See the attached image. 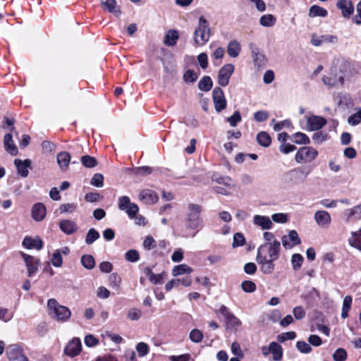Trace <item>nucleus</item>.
<instances>
[{
  "instance_id": "nucleus-23",
  "label": "nucleus",
  "mask_w": 361,
  "mask_h": 361,
  "mask_svg": "<svg viewBox=\"0 0 361 361\" xmlns=\"http://www.w3.org/2000/svg\"><path fill=\"white\" fill-rule=\"evenodd\" d=\"M336 6L341 11L344 18H349L354 11V7L350 0H338Z\"/></svg>"
},
{
  "instance_id": "nucleus-49",
  "label": "nucleus",
  "mask_w": 361,
  "mask_h": 361,
  "mask_svg": "<svg viewBox=\"0 0 361 361\" xmlns=\"http://www.w3.org/2000/svg\"><path fill=\"white\" fill-rule=\"evenodd\" d=\"M81 162L86 168H93L97 165V159L89 155L82 156L81 157Z\"/></svg>"
},
{
  "instance_id": "nucleus-33",
  "label": "nucleus",
  "mask_w": 361,
  "mask_h": 361,
  "mask_svg": "<svg viewBox=\"0 0 361 361\" xmlns=\"http://www.w3.org/2000/svg\"><path fill=\"white\" fill-rule=\"evenodd\" d=\"M241 50L240 44L235 40L231 41L227 47V52L231 57H237Z\"/></svg>"
},
{
  "instance_id": "nucleus-6",
  "label": "nucleus",
  "mask_w": 361,
  "mask_h": 361,
  "mask_svg": "<svg viewBox=\"0 0 361 361\" xmlns=\"http://www.w3.org/2000/svg\"><path fill=\"white\" fill-rule=\"evenodd\" d=\"M118 207L120 210L125 211L131 219L136 216L139 210L138 206L131 203L129 197L125 195L118 198Z\"/></svg>"
},
{
  "instance_id": "nucleus-15",
  "label": "nucleus",
  "mask_w": 361,
  "mask_h": 361,
  "mask_svg": "<svg viewBox=\"0 0 361 361\" xmlns=\"http://www.w3.org/2000/svg\"><path fill=\"white\" fill-rule=\"evenodd\" d=\"M314 219L317 225L322 228L329 227L331 221L329 213L324 210L316 212L314 215Z\"/></svg>"
},
{
  "instance_id": "nucleus-25",
  "label": "nucleus",
  "mask_w": 361,
  "mask_h": 361,
  "mask_svg": "<svg viewBox=\"0 0 361 361\" xmlns=\"http://www.w3.org/2000/svg\"><path fill=\"white\" fill-rule=\"evenodd\" d=\"M60 229L67 235H72L78 230V226L75 221L69 219H63L59 222Z\"/></svg>"
},
{
  "instance_id": "nucleus-24",
  "label": "nucleus",
  "mask_w": 361,
  "mask_h": 361,
  "mask_svg": "<svg viewBox=\"0 0 361 361\" xmlns=\"http://www.w3.org/2000/svg\"><path fill=\"white\" fill-rule=\"evenodd\" d=\"M23 247L27 249H37L38 250H41L43 247V242L41 238L39 237H36L35 238H32L30 236H26L22 243Z\"/></svg>"
},
{
  "instance_id": "nucleus-35",
  "label": "nucleus",
  "mask_w": 361,
  "mask_h": 361,
  "mask_svg": "<svg viewBox=\"0 0 361 361\" xmlns=\"http://www.w3.org/2000/svg\"><path fill=\"white\" fill-rule=\"evenodd\" d=\"M271 353L273 354V360L274 361H280L283 357V348L281 345L276 342H271Z\"/></svg>"
},
{
  "instance_id": "nucleus-58",
  "label": "nucleus",
  "mask_w": 361,
  "mask_h": 361,
  "mask_svg": "<svg viewBox=\"0 0 361 361\" xmlns=\"http://www.w3.org/2000/svg\"><path fill=\"white\" fill-rule=\"evenodd\" d=\"M190 339L194 343H200L203 338L202 333L197 329H192L189 335Z\"/></svg>"
},
{
  "instance_id": "nucleus-14",
  "label": "nucleus",
  "mask_w": 361,
  "mask_h": 361,
  "mask_svg": "<svg viewBox=\"0 0 361 361\" xmlns=\"http://www.w3.org/2000/svg\"><path fill=\"white\" fill-rule=\"evenodd\" d=\"M252 53V57L254 64L256 67H261L265 65L266 59L265 56L260 52L259 47L253 43L249 44Z\"/></svg>"
},
{
  "instance_id": "nucleus-5",
  "label": "nucleus",
  "mask_w": 361,
  "mask_h": 361,
  "mask_svg": "<svg viewBox=\"0 0 361 361\" xmlns=\"http://www.w3.org/2000/svg\"><path fill=\"white\" fill-rule=\"evenodd\" d=\"M218 311L224 317L227 329L236 331L242 324L241 321L224 305H221Z\"/></svg>"
},
{
  "instance_id": "nucleus-40",
  "label": "nucleus",
  "mask_w": 361,
  "mask_h": 361,
  "mask_svg": "<svg viewBox=\"0 0 361 361\" xmlns=\"http://www.w3.org/2000/svg\"><path fill=\"white\" fill-rule=\"evenodd\" d=\"M192 271V269L185 264L177 265L173 267L172 274L173 276L181 275L184 274H190Z\"/></svg>"
},
{
  "instance_id": "nucleus-46",
  "label": "nucleus",
  "mask_w": 361,
  "mask_h": 361,
  "mask_svg": "<svg viewBox=\"0 0 361 361\" xmlns=\"http://www.w3.org/2000/svg\"><path fill=\"white\" fill-rule=\"evenodd\" d=\"M81 263L82 266L87 269H92L95 266L94 259L90 255H84L81 257Z\"/></svg>"
},
{
  "instance_id": "nucleus-57",
  "label": "nucleus",
  "mask_w": 361,
  "mask_h": 361,
  "mask_svg": "<svg viewBox=\"0 0 361 361\" xmlns=\"http://www.w3.org/2000/svg\"><path fill=\"white\" fill-rule=\"evenodd\" d=\"M275 121L276 120L274 118L271 122V125H274V129L275 131H280L285 127H289L291 124V122L289 120H284L278 123H275Z\"/></svg>"
},
{
  "instance_id": "nucleus-43",
  "label": "nucleus",
  "mask_w": 361,
  "mask_h": 361,
  "mask_svg": "<svg viewBox=\"0 0 361 361\" xmlns=\"http://www.w3.org/2000/svg\"><path fill=\"white\" fill-rule=\"evenodd\" d=\"M100 237L99 233L94 228L89 229L86 237L85 243L87 245L92 244L95 240H98Z\"/></svg>"
},
{
  "instance_id": "nucleus-59",
  "label": "nucleus",
  "mask_w": 361,
  "mask_h": 361,
  "mask_svg": "<svg viewBox=\"0 0 361 361\" xmlns=\"http://www.w3.org/2000/svg\"><path fill=\"white\" fill-rule=\"evenodd\" d=\"M241 119L240 113L238 111H235L231 116L227 118L226 121L232 127H235L238 123L241 121Z\"/></svg>"
},
{
  "instance_id": "nucleus-18",
  "label": "nucleus",
  "mask_w": 361,
  "mask_h": 361,
  "mask_svg": "<svg viewBox=\"0 0 361 361\" xmlns=\"http://www.w3.org/2000/svg\"><path fill=\"white\" fill-rule=\"evenodd\" d=\"M159 197L156 192L145 189L142 190L139 194V200L147 204H152L158 201Z\"/></svg>"
},
{
  "instance_id": "nucleus-55",
  "label": "nucleus",
  "mask_w": 361,
  "mask_h": 361,
  "mask_svg": "<svg viewBox=\"0 0 361 361\" xmlns=\"http://www.w3.org/2000/svg\"><path fill=\"white\" fill-rule=\"evenodd\" d=\"M125 258L128 262H135L140 259V255L136 250L132 249L126 253Z\"/></svg>"
},
{
  "instance_id": "nucleus-10",
  "label": "nucleus",
  "mask_w": 361,
  "mask_h": 361,
  "mask_svg": "<svg viewBox=\"0 0 361 361\" xmlns=\"http://www.w3.org/2000/svg\"><path fill=\"white\" fill-rule=\"evenodd\" d=\"M6 353L10 361H28L27 357L23 353L21 348L18 345L8 346Z\"/></svg>"
},
{
  "instance_id": "nucleus-39",
  "label": "nucleus",
  "mask_w": 361,
  "mask_h": 361,
  "mask_svg": "<svg viewBox=\"0 0 361 361\" xmlns=\"http://www.w3.org/2000/svg\"><path fill=\"white\" fill-rule=\"evenodd\" d=\"M257 140L259 145L267 147L270 145L271 139L267 133L262 131L257 134Z\"/></svg>"
},
{
  "instance_id": "nucleus-38",
  "label": "nucleus",
  "mask_w": 361,
  "mask_h": 361,
  "mask_svg": "<svg viewBox=\"0 0 361 361\" xmlns=\"http://www.w3.org/2000/svg\"><path fill=\"white\" fill-rule=\"evenodd\" d=\"M276 22V19L272 14L263 15L259 19V24L263 27H272Z\"/></svg>"
},
{
  "instance_id": "nucleus-13",
  "label": "nucleus",
  "mask_w": 361,
  "mask_h": 361,
  "mask_svg": "<svg viewBox=\"0 0 361 361\" xmlns=\"http://www.w3.org/2000/svg\"><path fill=\"white\" fill-rule=\"evenodd\" d=\"M82 350V344L80 340L78 338H73L66 346L64 353L70 357L78 355Z\"/></svg>"
},
{
  "instance_id": "nucleus-41",
  "label": "nucleus",
  "mask_w": 361,
  "mask_h": 361,
  "mask_svg": "<svg viewBox=\"0 0 361 361\" xmlns=\"http://www.w3.org/2000/svg\"><path fill=\"white\" fill-rule=\"evenodd\" d=\"M309 16L310 17H326L327 16V11L322 7L314 5L312 6L310 8Z\"/></svg>"
},
{
  "instance_id": "nucleus-3",
  "label": "nucleus",
  "mask_w": 361,
  "mask_h": 361,
  "mask_svg": "<svg viewBox=\"0 0 361 361\" xmlns=\"http://www.w3.org/2000/svg\"><path fill=\"white\" fill-rule=\"evenodd\" d=\"M47 307L51 311L50 314L58 322H65L71 316V310L67 307L59 305L55 299H49Z\"/></svg>"
},
{
  "instance_id": "nucleus-47",
  "label": "nucleus",
  "mask_w": 361,
  "mask_h": 361,
  "mask_svg": "<svg viewBox=\"0 0 361 361\" xmlns=\"http://www.w3.org/2000/svg\"><path fill=\"white\" fill-rule=\"evenodd\" d=\"M109 286L112 288L115 289L116 290H118L119 289L121 283V279L117 274H111L109 277Z\"/></svg>"
},
{
  "instance_id": "nucleus-29",
  "label": "nucleus",
  "mask_w": 361,
  "mask_h": 361,
  "mask_svg": "<svg viewBox=\"0 0 361 361\" xmlns=\"http://www.w3.org/2000/svg\"><path fill=\"white\" fill-rule=\"evenodd\" d=\"M4 144L5 149L7 152L13 156L17 155L18 150L13 142V137L11 133H7L5 135L4 138Z\"/></svg>"
},
{
  "instance_id": "nucleus-34",
  "label": "nucleus",
  "mask_w": 361,
  "mask_h": 361,
  "mask_svg": "<svg viewBox=\"0 0 361 361\" xmlns=\"http://www.w3.org/2000/svg\"><path fill=\"white\" fill-rule=\"evenodd\" d=\"M212 180L220 185H225L228 189H231L234 186L232 179L228 176H218L214 174L212 177Z\"/></svg>"
},
{
  "instance_id": "nucleus-30",
  "label": "nucleus",
  "mask_w": 361,
  "mask_h": 361,
  "mask_svg": "<svg viewBox=\"0 0 361 361\" xmlns=\"http://www.w3.org/2000/svg\"><path fill=\"white\" fill-rule=\"evenodd\" d=\"M179 39L178 32L176 30H169L165 35L163 43L168 47H173Z\"/></svg>"
},
{
  "instance_id": "nucleus-12",
  "label": "nucleus",
  "mask_w": 361,
  "mask_h": 361,
  "mask_svg": "<svg viewBox=\"0 0 361 361\" xmlns=\"http://www.w3.org/2000/svg\"><path fill=\"white\" fill-rule=\"evenodd\" d=\"M322 81L325 85L330 87L338 85H343V75H338L337 70H335L334 68L331 70L329 75H325L323 77Z\"/></svg>"
},
{
  "instance_id": "nucleus-4",
  "label": "nucleus",
  "mask_w": 361,
  "mask_h": 361,
  "mask_svg": "<svg viewBox=\"0 0 361 361\" xmlns=\"http://www.w3.org/2000/svg\"><path fill=\"white\" fill-rule=\"evenodd\" d=\"M281 243L277 240L272 243H265L258 248L257 255L268 258V259L277 260L280 256Z\"/></svg>"
},
{
  "instance_id": "nucleus-63",
  "label": "nucleus",
  "mask_w": 361,
  "mask_h": 361,
  "mask_svg": "<svg viewBox=\"0 0 361 361\" xmlns=\"http://www.w3.org/2000/svg\"><path fill=\"white\" fill-rule=\"evenodd\" d=\"M136 350L138 353V355L140 357H143L149 353V346L147 343L140 342L137 345Z\"/></svg>"
},
{
  "instance_id": "nucleus-51",
  "label": "nucleus",
  "mask_w": 361,
  "mask_h": 361,
  "mask_svg": "<svg viewBox=\"0 0 361 361\" xmlns=\"http://www.w3.org/2000/svg\"><path fill=\"white\" fill-rule=\"evenodd\" d=\"M361 122V108H359L357 111L350 115L348 118V123L350 126H357Z\"/></svg>"
},
{
  "instance_id": "nucleus-37",
  "label": "nucleus",
  "mask_w": 361,
  "mask_h": 361,
  "mask_svg": "<svg viewBox=\"0 0 361 361\" xmlns=\"http://www.w3.org/2000/svg\"><path fill=\"white\" fill-rule=\"evenodd\" d=\"M213 85V82L209 76H204L198 82V88L204 92L209 91Z\"/></svg>"
},
{
  "instance_id": "nucleus-54",
  "label": "nucleus",
  "mask_w": 361,
  "mask_h": 361,
  "mask_svg": "<svg viewBox=\"0 0 361 361\" xmlns=\"http://www.w3.org/2000/svg\"><path fill=\"white\" fill-rule=\"evenodd\" d=\"M90 184L97 188H102L104 185V176L99 173H95L91 179Z\"/></svg>"
},
{
  "instance_id": "nucleus-53",
  "label": "nucleus",
  "mask_w": 361,
  "mask_h": 361,
  "mask_svg": "<svg viewBox=\"0 0 361 361\" xmlns=\"http://www.w3.org/2000/svg\"><path fill=\"white\" fill-rule=\"evenodd\" d=\"M197 78L198 74L192 70H188L183 75V80L187 83L194 82Z\"/></svg>"
},
{
  "instance_id": "nucleus-11",
  "label": "nucleus",
  "mask_w": 361,
  "mask_h": 361,
  "mask_svg": "<svg viewBox=\"0 0 361 361\" xmlns=\"http://www.w3.org/2000/svg\"><path fill=\"white\" fill-rule=\"evenodd\" d=\"M20 255L23 257L27 269V276L29 277L32 276L38 270L39 260L33 256L29 255L23 252H20Z\"/></svg>"
},
{
  "instance_id": "nucleus-64",
  "label": "nucleus",
  "mask_w": 361,
  "mask_h": 361,
  "mask_svg": "<svg viewBox=\"0 0 361 361\" xmlns=\"http://www.w3.org/2000/svg\"><path fill=\"white\" fill-rule=\"evenodd\" d=\"M142 246L144 249L149 250L156 247V241L154 240L152 236L148 235L144 240Z\"/></svg>"
},
{
  "instance_id": "nucleus-8",
  "label": "nucleus",
  "mask_w": 361,
  "mask_h": 361,
  "mask_svg": "<svg viewBox=\"0 0 361 361\" xmlns=\"http://www.w3.org/2000/svg\"><path fill=\"white\" fill-rule=\"evenodd\" d=\"M234 70L235 67L231 63H227L222 66L218 73V84L222 87L227 86Z\"/></svg>"
},
{
  "instance_id": "nucleus-50",
  "label": "nucleus",
  "mask_w": 361,
  "mask_h": 361,
  "mask_svg": "<svg viewBox=\"0 0 361 361\" xmlns=\"http://www.w3.org/2000/svg\"><path fill=\"white\" fill-rule=\"evenodd\" d=\"M304 259L300 254H293L291 257V264L294 270H298L302 264Z\"/></svg>"
},
{
  "instance_id": "nucleus-28",
  "label": "nucleus",
  "mask_w": 361,
  "mask_h": 361,
  "mask_svg": "<svg viewBox=\"0 0 361 361\" xmlns=\"http://www.w3.org/2000/svg\"><path fill=\"white\" fill-rule=\"evenodd\" d=\"M253 223L256 226L261 227L262 229H270L273 223L267 216L255 215L253 217Z\"/></svg>"
},
{
  "instance_id": "nucleus-19",
  "label": "nucleus",
  "mask_w": 361,
  "mask_h": 361,
  "mask_svg": "<svg viewBox=\"0 0 361 361\" xmlns=\"http://www.w3.org/2000/svg\"><path fill=\"white\" fill-rule=\"evenodd\" d=\"M275 260L268 259L265 257L257 256V262L261 265V271L265 274H271L275 269Z\"/></svg>"
},
{
  "instance_id": "nucleus-42",
  "label": "nucleus",
  "mask_w": 361,
  "mask_h": 361,
  "mask_svg": "<svg viewBox=\"0 0 361 361\" xmlns=\"http://www.w3.org/2000/svg\"><path fill=\"white\" fill-rule=\"evenodd\" d=\"M352 297L350 295H347L344 298L342 306V312H341V317L345 319L348 315V312L350 309L352 304Z\"/></svg>"
},
{
  "instance_id": "nucleus-31",
  "label": "nucleus",
  "mask_w": 361,
  "mask_h": 361,
  "mask_svg": "<svg viewBox=\"0 0 361 361\" xmlns=\"http://www.w3.org/2000/svg\"><path fill=\"white\" fill-rule=\"evenodd\" d=\"M57 163L62 170H66L71 161V155L68 152H61L57 154Z\"/></svg>"
},
{
  "instance_id": "nucleus-7",
  "label": "nucleus",
  "mask_w": 361,
  "mask_h": 361,
  "mask_svg": "<svg viewBox=\"0 0 361 361\" xmlns=\"http://www.w3.org/2000/svg\"><path fill=\"white\" fill-rule=\"evenodd\" d=\"M318 155V152L311 147H302L299 149L295 154V161L298 163L311 162Z\"/></svg>"
},
{
  "instance_id": "nucleus-22",
  "label": "nucleus",
  "mask_w": 361,
  "mask_h": 361,
  "mask_svg": "<svg viewBox=\"0 0 361 361\" xmlns=\"http://www.w3.org/2000/svg\"><path fill=\"white\" fill-rule=\"evenodd\" d=\"M334 100L338 107H352L354 104L351 97L347 93H338L335 95Z\"/></svg>"
},
{
  "instance_id": "nucleus-45",
  "label": "nucleus",
  "mask_w": 361,
  "mask_h": 361,
  "mask_svg": "<svg viewBox=\"0 0 361 361\" xmlns=\"http://www.w3.org/2000/svg\"><path fill=\"white\" fill-rule=\"evenodd\" d=\"M345 215L348 216V219L351 217H354L357 219H361V204L357 205L351 209H347L345 212Z\"/></svg>"
},
{
  "instance_id": "nucleus-61",
  "label": "nucleus",
  "mask_w": 361,
  "mask_h": 361,
  "mask_svg": "<svg viewBox=\"0 0 361 361\" xmlns=\"http://www.w3.org/2000/svg\"><path fill=\"white\" fill-rule=\"evenodd\" d=\"M347 357V353L343 348L337 349L333 355L335 361H344Z\"/></svg>"
},
{
  "instance_id": "nucleus-21",
  "label": "nucleus",
  "mask_w": 361,
  "mask_h": 361,
  "mask_svg": "<svg viewBox=\"0 0 361 361\" xmlns=\"http://www.w3.org/2000/svg\"><path fill=\"white\" fill-rule=\"evenodd\" d=\"M337 42V37L334 35H317L313 34L311 38V43L316 47L320 46L325 43H336Z\"/></svg>"
},
{
  "instance_id": "nucleus-44",
  "label": "nucleus",
  "mask_w": 361,
  "mask_h": 361,
  "mask_svg": "<svg viewBox=\"0 0 361 361\" xmlns=\"http://www.w3.org/2000/svg\"><path fill=\"white\" fill-rule=\"evenodd\" d=\"M293 142L300 145L310 144V140L305 133L298 132L293 135Z\"/></svg>"
},
{
  "instance_id": "nucleus-20",
  "label": "nucleus",
  "mask_w": 361,
  "mask_h": 361,
  "mask_svg": "<svg viewBox=\"0 0 361 361\" xmlns=\"http://www.w3.org/2000/svg\"><path fill=\"white\" fill-rule=\"evenodd\" d=\"M14 164L17 169L18 174L20 176L25 178L28 176V169L31 166V160L26 159L23 161L19 159L14 160Z\"/></svg>"
},
{
  "instance_id": "nucleus-62",
  "label": "nucleus",
  "mask_w": 361,
  "mask_h": 361,
  "mask_svg": "<svg viewBox=\"0 0 361 361\" xmlns=\"http://www.w3.org/2000/svg\"><path fill=\"white\" fill-rule=\"evenodd\" d=\"M296 337V334L294 331H288L282 333L277 336V340L279 342H284L288 340H293Z\"/></svg>"
},
{
  "instance_id": "nucleus-17",
  "label": "nucleus",
  "mask_w": 361,
  "mask_h": 361,
  "mask_svg": "<svg viewBox=\"0 0 361 361\" xmlns=\"http://www.w3.org/2000/svg\"><path fill=\"white\" fill-rule=\"evenodd\" d=\"M326 123V121L323 117L319 116H312L307 118V126L309 130H319Z\"/></svg>"
},
{
  "instance_id": "nucleus-1",
  "label": "nucleus",
  "mask_w": 361,
  "mask_h": 361,
  "mask_svg": "<svg viewBox=\"0 0 361 361\" xmlns=\"http://www.w3.org/2000/svg\"><path fill=\"white\" fill-rule=\"evenodd\" d=\"M202 211V207L200 204L190 203L188 205L185 217V227L188 229L199 231L203 227V219L201 217Z\"/></svg>"
},
{
  "instance_id": "nucleus-26",
  "label": "nucleus",
  "mask_w": 361,
  "mask_h": 361,
  "mask_svg": "<svg viewBox=\"0 0 361 361\" xmlns=\"http://www.w3.org/2000/svg\"><path fill=\"white\" fill-rule=\"evenodd\" d=\"M334 68L337 70L338 74L343 75V80H344V77L350 70V63L344 59H337L334 61Z\"/></svg>"
},
{
  "instance_id": "nucleus-60",
  "label": "nucleus",
  "mask_w": 361,
  "mask_h": 361,
  "mask_svg": "<svg viewBox=\"0 0 361 361\" xmlns=\"http://www.w3.org/2000/svg\"><path fill=\"white\" fill-rule=\"evenodd\" d=\"M245 243L243 235L240 233H236L233 235V247L243 246Z\"/></svg>"
},
{
  "instance_id": "nucleus-36",
  "label": "nucleus",
  "mask_w": 361,
  "mask_h": 361,
  "mask_svg": "<svg viewBox=\"0 0 361 361\" xmlns=\"http://www.w3.org/2000/svg\"><path fill=\"white\" fill-rule=\"evenodd\" d=\"M349 244L361 250V228L357 232H353L352 236L348 239Z\"/></svg>"
},
{
  "instance_id": "nucleus-32",
  "label": "nucleus",
  "mask_w": 361,
  "mask_h": 361,
  "mask_svg": "<svg viewBox=\"0 0 361 361\" xmlns=\"http://www.w3.org/2000/svg\"><path fill=\"white\" fill-rule=\"evenodd\" d=\"M101 4L103 8L106 9L109 13H114L116 16L121 13L116 0H106L105 1H101Z\"/></svg>"
},
{
  "instance_id": "nucleus-2",
  "label": "nucleus",
  "mask_w": 361,
  "mask_h": 361,
  "mask_svg": "<svg viewBox=\"0 0 361 361\" xmlns=\"http://www.w3.org/2000/svg\"><path fill=\"white\" fill-rule=\"evenodd\" d=\"M195 42L200 45L206 44L211 37V28L207 20L203 16H200L198 21V26L194 32Z\"/></svg>"
},
{
  "instance_id": "nucleus-9",
  "label": "nucleus",
  "mask_w": 361,
  "mask_h": 361,
  "mask_svg": "<svg viewBox=\"0 0 361 361\" xmlns=\"http://www.w3.org/2000/svg\"><path fill=\"white\" fill-rule=\"evenodd\" d=\"M212 99L214 108L217 112H221L226 107V100L221 87H216L213 90Z\"/></svg>"
},
{
  "instance_id": "nucleus-52",
  "label": "nucleus",
  "mask_w": 361,
  "mask_h": 361,
  "mask_svg": "<svg viewBox=\"0 0 361 361\" xmlns=\"http://www.w3.org/2000/svg\"><path fill=\"white\" fill-rule=\"evenodd\" d=\"M51 262L53 266L55 267H61L63 264V258L61 255L60 250H56L53 255L52 258L51 259Z\"/></svg>"
},
{
  "instance_id": "nucleus-48",
  "label": "nucleus",
  "mask_w": 361,
  "mask_h": 361,
  "mask_svg": "<svg viewBox=\"0 0 361 361\" xmlns=\"http://www.w3.org/2000/svg\"><path fill=\"white\" fill-rule=\"evenodd\" d=\"M132 171L136 176H146L152 173V169L149 166H141L133 169Z\"/></svg>"
},
{
  "instance_id": "nucleus-56",
  "label": "nucleus",
  "mask_w": 361,
  "mask_h": 361,
  "mask_svg": "<svg viewBox=\"0 0 361 361\" xmlns=\"http://www.w3.org/2000/svg\"><path fill=\"white\" fill-rule=\"evenodd\" d=\"M241 288L245 293H253L256 290V285L252 281H244L241 283Z\"/></svg>"
},
{
  "instance_id": "nucleus-27",
  "label": "nucleus",
  "mask_w": 361,
  "mask_h": 361,
  "mask_svg": "<svg viewBox=\"0 0 361 361\" xmlns=\"http://www.w3.org/2000/svg\"><path fill=\"white\" fill-rule=\"evenodd\" d=\"M32 217L35 221H42L46 215V208L42 203H36L33 205L31 211Z\"/></svg>"
},
{
  "instance_id": "nucleus-16",
  "label": "nucleus",
  "mask_w": 361,
  "mask_h": 361,
  "mask_svg": "<svg viewBox=\"0 0 361 361\" xmlns=\"http://www.w3.org/2000/svg\"><path fill=\"white\" fill-rule=\"evenodd\" d=\"M311 169L308 167H298L288 171V175L295 180L305 181Z\"/></svg>"
}]
</instances>
